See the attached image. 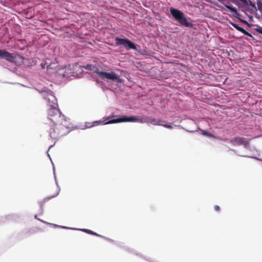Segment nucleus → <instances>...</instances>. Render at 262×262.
<instances>
[{"instance_id":"obj_16","label":"nucleus","mask_w":262,"mask_h":262,"mask_svg":"<svg viewBox=\"0 0 262 262\" xmlns=\"http://www.w3.org/2000/svg\"><path fill=\"white\" fill-rule=\"evenodd\" d=\"M49 225L52 226H53L54 227H59V228H63V229H69L75 230H78L77 228H70V227H66V226L57 225L56 224H52V223H50L49 224Z\"/></svg>"},{"instance_id":"obj_12","label":"nucleus","mask_w":262,"mask_h":262,"mask_svg":"<svg viewBox=\"0 0 262 262\" xmlns=\"http://www.w3.org/2000/svg\"><path fill=\"white\" fill-rule=\"evenodd\" d=\"M147 123H150L154 125H161V123L164 121L159 119L157 120L156 118H152L151 117H146Z\"/></svg>"},{"instance_id":"obj_8","label":"nucleus","mask_w":262,"mask_h":262,"mask_svg":"<svg viewBox=\"0 0 262 262\" xmlns=\"http://www.w3.org/2000/svg\"><path fill=\"white\" fill-rule=\"evenodd\" d=\"M0 58L11 62H14L15 60V57L13 56V54L9 53L5 50H0Z\"/></svg>"},{"instance_id":"obj_25","label":"nucleus","mask_w":262,"mask_h":262,"mask_svg":"<svg viewBox=\"0 0 262 262\" xmlns=\"http://www.w3.org/2000/svg\"><path fill=\"white\" fill-rule=\"evenodd\" d=\"M256 32H257L258 33H260L262 34V27H259L255 29Z\"/></svg>"},{"instance_id":"obj_3","label":"nucleus","mask_w":262,"mask_h":262,"mask_svg":"<svg viewBox=\"0 0 262 262\" xmlns=\"http://www.w3.org/2000/svg\"><path fill=\"white\" fill-rule=\"evenodd\" d=\"M115 41L116 46H122L126 50L138 51V46L128 38L116 37L115 38Z\"/></svg>"},{"instance_id":"obj_21","label":"nucleus","mask_w":262,"mask_h":262,"mask_svg":"<svg viewBox=\"0 0 262 262\" xmlns=\"http://www.w3.org/2000/svg\"><path fill=\"white\" fill-rule=\"evenodd\" d=\"M161 125L167 128H169V129H172L173 128L171 124H163L162 123H161Z\"/></svg>"},{"instance_id":"obj_2","label":"nucleus","mask_w":262,"mask_h":262,"mask_svg":"<svg viewBox=\"0 0 262 262\" xmlns=\"http://www.w3.org/2000/svg\"><path fill=\"white\" fill-rule=\"evenodd\" d=\"M169 11L172 17L181 25L189 28L192 27V24L188 21L187 17L183 12L174 8H170Z\"/></svg>"},{"instance_id":"obj_30","label":"nucleus","mask_w":262,"mask_h":262,"mask_svg":"<svg viewBox=\"0 0 262 262\" xmlns=\"http://www.w3.org/2000/svg\"><path fill=\"white\" fill-rule=\"evenodd\" d=\"M52 146H53L52 145L50 146V147H49V149H50V148H51Z\"/></svg>"},{"instance_id":"obj_10","label":"nucleus","mask_w":262,"mask_h":262,"mask_svg":"<svg viewBox=\"0 0 262 262\" xmlns=\"http://www.w3.org/2000/svg\"><path fill=\"white\" fill-rule=\"evenodd\" d=\"M55 182H56V186H57V191L56 192V193H55L54 195H51L50 196H49V197H47V198H46L43 199V201H39L38 202V204H39L40 205V211H41V213H42V206L43 205V204L44 203V202L46 200H49L51 198H54L56 196H57L60 191V188L59 187V186L58 185V183H57V182L56 181V177L55 176Z\"/></svg>"},{"instance_id":"obj_6","label":"nucleus","mask_w":262,"mask_h":262,"mask_svg":"<svg viewBox=\"0 0 262 262\" xmlns=\"http://www.w3.org/2000/svg\"><path fill=\"white\" fill-rule=\"evenodd\" d=\"M100 78L102 79H108L112 81H117L121 82L122 80L119 78V76L114 72L100 73Z\"/></svg>"},{"instance_id":"obj_13","label":"nucleus","mask_w":262,"mask_h":262,"mask_svg":"<svg viewBox=\"0 0 262 262\" xmlns=\"http://www.w3.org/2000/svg\"><path fill=\"white\" fill-rule=\"evenodd\" d=\"M230 24L234 28H235L237 30L241 32L242 33H243L245 35H247V36H250V37H252V35L250 33H249L248 32L246 31L244 29H243V28L241 27L240 26H239L236 24H235V23H233L232 21H230Z\"/></svg>"},{"instance_id":"obj_20","label":"nucleus","mask_w":262,"mask_h":262,"mask_svg":"<svg viewBox=\"0 0 262 262\" xmlns=\"http://www.w3.org/2000/svg\"><path fill=\"white\" fill-rule=\"evenodd\" d=\"M257 5L258 10L261 13L262 15V2L260 1H258L257 3Z\"/></svg>"},{"instance_id":"obj_17","label":"nucleus","mask_w":262,"mask_h":262,"mask_svg":"<svg viewBox=\"0 0 262 262\" xmlns=\"http://www.w3.org/2000/svg\"><path fill=\"white\" fill-rule=\"evenodd\" d=\"M136 122L140 123H147L146 117H137Z\"/></svg>"},{"instance_id":"obj_27","label":"nucleus","mask_w":262,"mask_h":262,"mask_svg":"<svg viewBox=\"0 0 262 262\" xmlns=\"http://www.w3.org/2000/svg\"><path fill=\"white\" fill-rule=\"evenodd\" d=\"M227 8L230 10L231 12H235L236 9L235 8L231 7L230 6H228Z\"/></svg>"},{"instance_id":"obj_19","label":"nucleus","mask_w":262,"mask_h":262,"mask_svg":"<svg viewBox=\"0 0 262 262\" xmlns=\"http://www.w3.org/2000/svg\"><path fill=\"white\" fill-rule=\"evenodd\" d=\"M84 68L86 69L90 70V71H94V69H95V67H94L92 64H87V65L85 66V67H84Z\"/></svg>"},{"instance_id":"obj_1","label":"nucleus","mask_w":262,"mask_h":262,"mask_svg":"<svg viewBox=\"0 0 262 262\" xmlns=\"http://www.w3.org/2000/svg\"><path fill=\"white\" fill-rule=\"evenodd\" d=\"M38 91L48 103L50 106L48 119L55 126L56 129L63 130L70 128V123L57 108V100L53 93L47 89Z\"/></svg>"},{"instance_id":"obj_5","label":"nucleus","mask_w":262,"mask_h":262,"mask_svg":"<svg viewBox=\"0 0 262 262\" xmlns=\"http://www.w3.org/2000/svg\"><path fill=\"white\" fill-rule=\"evenodd\" d=\"M137 116H122L118 118L112 119L109 120L108 122L105 123V124H113V123H117L120 122H136L137 121Z\"/></svg>"},{"instance_id":"obj_9","label":"nucleus","mask_w":262,"mask_h":262,"mask_svg":"<svg viewBox=\"0 0 262 262\" xmlns=\"http://www.w3.org/2000/svg\"><path fill=\"white\" fill-rule=\"evenodd\" d=\"M67 132H60L59 131H55L54 128H51L50 130V135L51 138L57 139L61 136L65 135Z\"/></svg>"},{"instance_id":"obj_4","label":"nucleus","mask_w":262,"mask_h":262,"mask_svg":"<svg viewBox=\"0 0 262 262\" xmlns=\"http://www.w3.org/2000/svg\"><path fill=\"white\" fill-rule=\"evenodd\" d=\"M223 140L227 141L235 146L244 145L246 149H249L250 148L249 141L244 137H236L231 139H223Z\"/></svg>"},{"instance_id":"obj_14","label":"nucleus","mask_w":262,"mask_h":262,"mask_svg":"<svg viewBox=\"0 0 262 262\" xmlns=\"http://www.w3.org/2000/svg\"><path fill=\"white\" fill-rule=\"evenodd\" d=\"M77 230L82 231H83L84 232H86V233L90 234H92V235H96V236L102 237L107 239L108 241H112L111 239L106 238V237H104L103 236H101V235H99V234H97V233H95V232H93V231L90 230L89 229H78Z\"/></svg>"},{"instance_id":"obj_18","label":"nucleus","mask_w":262,"mask_h":262,"mask_svg":"<svg viewBox=\"0 0 262 262\" xmlns=\"http://www.w3.org/2000/svg\"><path fill=\"white\" fill-rule=\"evenodd\" d=\"M202 135H204V136H207V137H212V138H214L215 136L211 133H209L206 130H203V132H202Z\"/></svg>"},{"instance_id":"obj_29","label":"nucleus","mask_w":262,"mask_h":262,"mask_svg":"<svg viewBox=\"0 0 262 262\" xmlns=\"http://www.w3.org/2000/svg\"><path fill=\"white\" fill-rule=\"evenodd\" d=\"M188 132H193V131L192 130H187Z\"/></svg>"},{"instance_id":"obj_7","label":"nucleus","mask_w":262,"mask_h":262,"mask_svg":"<svg viewBox=\"0 0 262 262\" xmlns=\"http://www.w3.org/2000/svg\"><path fill=\"white\" fill-rule=\"evenodd\" d=\"M57 74L62 77L69 78L73 75V71L71 69L65 67L59 69L57 72Z\"/></svg>"},{"instance_id":"obj_28","label":"nucleus","mask_w":262,"mask_h":262,"mask_svg":"<svg viewBox=\"0 0 262 262\" xmlns=\"http://www.w3.org/2000/svg\"><path fill=\"white\" fill-rule=\"evenodd\" d=\"M214 209L215 211H219L220 210V207L217 205L214 206Z\"/></svg>"},{"instance_id":"obj_15","label":"nucleus","mask_w":262,"mask_h":262,"mask_svg":"<svg viewBox=\"0 0 262 262\" xmlns=\"http://www.w3.org/2000/svg\"><path fill=\"white\" fill-rule=\"evenodd\" d=\"M241 2H242L244 4L249 5L252 8H253L254 9H256V7L255 6V5L254 3H253L250 0H240Z\"/></svg>"},{"instance_id":"obj_23","label":"nucleus","mask_w":262,"mask_h":262,"mask_svg":"<svg viewBox=\"0 0 262 262\" xmlns=\"http://www.w3.org/2000/svg\"><path fill=\"white\" fill-rule=\"evenodd\" d=\"M34 217H35V219H36V220H37L39 221L40 222H42V223H44V224H45L49 225V223H48V222H46V221H43V220H41V219H40L38 218V217H37V215H34Z\"/></svg>"},{"instance_id":"obj_22","label":"nucleus","mask_w":262,"mask_h":262,"mask_svg":"<svg viewBox=\"0 0 262 262\" xmlns=\"http://www.w3.org/2000/svg\"><path fill=\"white\" fill-rule=\"evenodd\" d=\"M230 150L234 151L236 154H237V155L239 156H242V157H250L249 156H248V155H242V154H238L237 153V151L236 150H234L233 149H230ZM251 158H256L255 157H251Z\"/></svg>"},{"instance_id":"obj_26","label":"nucleus","mask_w":262,"mask_h":262,"mask_svg":"<svg viewBox=\"0 0 262 262\" xmlns=\"http://www.w3.org/2000/svg\"><path fill=\"white\" fill-rule=\"evenodd\" d=\"M25 59L21 56H19V55H17V62H23V60H24Z\"/></svg>"},{"instance_id":"obj_24","label":"nucleus","mask_w":262,"mask_h":262,"mask_svg":"<svg viewBox=\"0 0 262 262\" xmlns=\"http://www.w3.org/2000/svg\"><path fill=\"white\" fill-rule=\"evenodd\" d=\"M93 71L95 72L96 74H97L100 77V73H104V72L100 71L99 69H98L96 68H95V69H94V70Z\"/></svg>"},{"instance_id":"obj_11","label":"nucleus","mask_w":262,"mask_h":262,"mask_svg":"<svg viewBox=\"0 0 262 262\" xmlns=\"http://www.w3.org/2000/svg\"><path fill=\"white\" fill-rule=\"evenodd\" d=\"M110 117H104L103 118V120H99V121H95L93 122V124L91 125H87V124H85V128H91L93 126H98L100 125H105V123L108 122V121H107Z\"/></svg>"}]
</instances>
